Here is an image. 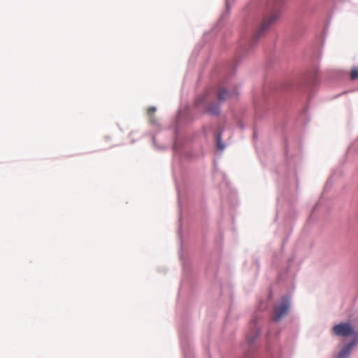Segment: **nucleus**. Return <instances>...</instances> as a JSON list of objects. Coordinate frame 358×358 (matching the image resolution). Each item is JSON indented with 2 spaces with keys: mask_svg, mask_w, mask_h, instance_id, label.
<instances>
[{
  "mask_svg": "<svg viewBox=\"0 0 358 358\" xmlns=\"http://www.w3.org/2000/svg\"><path fill=\"white\" fill-rule=\"evenodd\" d=\"M217 147L220 150H223L224 148V145L221 142V137H220V135H218L217 136Z\"/></svg>",
  "mask_w": 358,
  "mask_h": 358,
  "instance_id": "6e6552de",
  "label": "nucleus"
},
{
  "mask_svg": "<svg viewBox=\"0 0 358 358\" xmlns=\"http://www.w3.org/2000/svg\"><path fill=\"white\" fill-rule=\"evenodd\" d=\"M289 309V301L287 297H283L280 304L276 305L273 309V320L280 321L286 315Z\"/></svg>",
  "mask_w": 358,
  "mask_h": 358,
  "instance_id": "7ed1b4c3",
  "label": "nucleus"
},
{
  "mask_svg": "<svg viewBox=\"0 0 358 358\" xmlns=\"http://www.w3.org/2000/svg\"><path fill=\"white\" fill-rule=\"evenodd\" d=\"M358 78V68H354L351 70L350 72V78L351 80H355Z\"/></svg>",
  "mask_w": 358,
  "mask_h": 358,
  "instance_id": "0eeeda50",
  "label": "nucleus"
},
{
  "mask_svg": "<svg viewBox=\"0 0 358 358\" xmlns=\"http://www.w3.org/2000/svg\"><path fill=\"white\" fill-rule=\"evenodd\" d=\"M155 110H156V108H155V107H153V106L150 107V108L148 109V115L149 116H150V117H152V115H153V114L155 113Z\"/></svg>",
  "mask_w": 358,
  "mask_h": 358,
  "instance_id": "1a4fd4ad",
  "label": "nucleus"
},
{
  "mask_svg": "<svg viewBox=\"0 0 358 358\" xmlns=\"http://www.w3.org/2000/svg\"><path fill=\"white\" fill-rule=\"evenodd\" d=\"M356 341L351 342L346 345L339 352L336 358H348L350 352L352 351Z\"/></svg>",
  "mask_w": 358,
  "mask_h": 358,
  "instance_id": "20e7f679",
  "label": "nucleus"
},
{
  "mask_svg": "<svg viewBox=\"0 0 358 358\" xmlns=\"http://www.w3.org/2000/svg\"><path fill=\"white\" fill-rule=\"evenodd\" d=\"M333 333L342 337L358 336V333L355 331L353 327L349 323H341L335 325L332 329Z\"/></svg>",
  "mask_w": 358,
  "mask_h": 358,
  "instance_id": "f03ea898",
  "label": "nucleus"
},
{
  "mask_svg": "<svg viewBox=\"0 0 358 358\" xmlns=\"http://www.w3.org/2000/svg\"><path fill=\"white\" fill-rule=\"evenodd\" d=\"M280 5L281 0H268L267 9L269 13L265 16L262 24L257 29L252 39L253 43H256L257 39L268 29L269 27L278 20L280 15Z\"/></svg>",
  "mask_w": 358,
  "mask_h": 358,
  "instance_id": "f257e3e1",
  "label": "nucleus"
},
{
  "mask_svg": "<svg viewBox=\"0 0 358 358\" xmlns=\"http://www.w3.org/2000/svg\"><path fill=\"white\" fill-rule=\"evenodd\" d=\"M231 94H230L225 89H221L218 93V99L221 101L229 99L231 97Z\"/></svg>",
  "mask_w": 358,
  "mask_h": 358,
  "instance_id": "39448f33",
  "label": "nucleus"
},
{
  "mask_svg": "<svg viewBox=\"0 0 358 358\" xmlns=\"http://www.w3.org/2000/svg\"><path fill=\"white\" fill-rule=\"evenodd\" d=\"M208 112L212 115H217L219 113V106L217 104H214L210 106L208 109Z\"/></svg>",
  "mask_w": 358,
  "mask_h": 358,
  "instance_id": "423d86ee",
  "label": "nucleus"
}]
</instances>
